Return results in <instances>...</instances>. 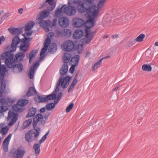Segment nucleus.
I'll use <instances>...</instances> for the list:
<instances>
[{"instance_id": "59", "label": "nucleus", "mask_w": 158, "mask_h": 158, "mask_svg": "<svg viewBox=\"0 0 158 158\" xmlns=\"http://www.w3.org/2000/svg\"><path fill=\"white\" fill-rule=\"evenodd\" d=\"M59 101V100H58V99H57V100H54V103H53V104H54L55 105L56 104H57L58 102Z\"/></svg>"}, {"instance_id": "39", "label": "nucleus", "mask_w": 158, "mask_h": 158, "mask_svg": "<svg viewBox=\"0 0 158 158\" xmlns=\"http://www.w3.org/2000/svg\"><path fill=\"white\" fill-rule=\"evenodd\" d=\"M78 73H77L76 74V75L74 77V79H73V81H72V83L71 84L73 85L74 86H75V85L77 83V77H78Z\"/></svg>"}, {"instance_id": "1", "label": "nucleus", "mask_w": 158, "mask_h": 158, "mask_svg": "<svg viewBox=\"0 0 158 158\" xmlns=\"http://www.w3.org/2000/svg\"><path fill=\"white\" fill-rule=\"evenodd\" d=\"M68 69V66L67 64H64L62 65L60 70V73L61 75L59 78L58 82L57 83L56 88L52 93L46 96L47 102L48 100L55 99L56 97L57 92L59 90V87L60 85L63 89H66L69 85L71 81V77L69 76H67L63 78V76L66 74Z\"/></svg>"}, {"instance_id": "16", "label": "nucleus", "mask_w": 158, "mask_h": 158, "mask_svg": "<svg viewBox=\"0 0 158 158\" xmlns=\"http://www.w3.org/2000/svg\"><path fill=\"white\" fill-rule=\"evenodd\" d=\"M58 32L59 35L63 37H69L72 35L71 31L69 29H62L59 31Z\"/></svg>"}, {"instance_id": "43", "label": "nucleus", "mask_w": 158, "mask_h": 158, "mask_svg": "<svg viewBox=\"0 0 158 158\" xmlns=\"http://www.w3.org/2000/svg\"><path fill=\"white\" fill-rule=\"evenodd\" d=\"M48 47L44 46V47L41 50L40 52V55L41 56H42V55L44 54V53L46 52Z\"/></svg>"}, {"instance_id": "15", "label": "nucleus", "mask_w": 158, "mask_h": 158, "mask_svg": "<svg viewBox=\"0 0 158 158\" xmlns=\"http://www.w3.org/2000/svg\"><path fill=\"white\" fill-rule=\"evenodd\" d=\"M59 25L61 27H66L69 24V19L66 17H62L59 18L58 20Z\"/></svg>"}, {"instance_id": "3", "label": "nucleus", "mask_w": 158, "mask_h": 158, "mask_svg": "<svg viewBox=\"0 0 158 158\" xmlns=\"http://www.w3.org/2000/svg\"><path fill=\"white\" fill-rule=\"evenodd\" d=\"M1 59L5 60L7 67L9 68H13L14 72L16 73H20L23 69V65L21 62L16 63L14 62V54L11 53L9 51L2 53L0 56Z\"/></svg>"}, {"instance_id": "53", "label": "nucleus", "mask_w": 158, "mask_h": 158, "mask_svg": "<svg viewBox=\"0 0 158 158\" xmlns=\"http://www.w3.org/2000/svg\"><path fill=\"white\" fill-rule=\"evenodd\" d=\"M22 100H19V101L17 102V105L20 106H23V105L22 102Z\"/></svg>"}, {"instance_id": "22", "label": "nucleus", "mask_w": 158, "mask_h": 158, "mask_svg": "<svg viewBox=\"0 0 158 158\" xmlns=\"http://www.w3.org/2000/svg\"><path fill=\"white\" fill-rule=\"evenodd\" d=\"M39 66V63L38 62H36L33 65V67L31 66L30 69V78L33 79L34 78V74L35 73V68L36 69Z\"/></svg>"}, {"instance_id": "50", "label": "nucleus", "mask_w": 158, "mask_h": 158, "mask_svg": "<svg viewBox=\"0 0 158 158\" xmlns=\"http://www.w3.org/2000/svg\"><path fill=\"white\" fill-rule=\"evenodd\" d=\"M25 31V33L26 34V35L27 36H31L32 34V32H30V31Z\"/></svg>"}, {"instance_id": "10", "label": "nucleus", "mask_w": 158, "mask_h": 158, "mask_svg": "<svg viewBox=\"0 0 158 158\" xmlns=\"http://www.w3.org/2000/svg\"><path fill=\"white\" fill-rule=\"evenodd\" d=\"M74 43L71 40H67L63 44L61 47L63 50L66 52H70L74 48Z\"/></svg>"}, {"instance_id": "7", "label": "nucleus", "mask_w": 158, "mask_h": 158, "mask_svg": "<svg viewBox=\"0 0 158 158\" xmlns=\"http://www.w3.org/2000/svg\"><path fill=\"white\" fill-rule=\"evenodd\" d=\"M73 3L75 4H77V8L79 13H85L87 15L88 12L90 11L89 9L91 4L85 2L84 1L75 0L73 1Z\"/></svg>"}, {"instance_id": "41", "label": "nucleus", "mask_w": 158, "mask_h": 158, "mask_svg": "<svg viewBox=\"0 0 158 158\" xmlns=\"http://www.w3.org/2000/svg\"><path fill=\"white\" fill-rule=\"evenodd\" d=\"M51 43V40L48 37L46 39L44 44V46L48 47V46Z\"/></svg>"}, {"instance_id": "47", "label": "nucleus", "mask_w": 158, "mask_h": 158, "mask_svg": "<svg viewBox=\"0 0 158 158\" xmlns=\"http://www.w3.org/2000/svg\"><path fill=\"white\" fill-rule=\"evenodd\" d=\"M49 131H48L46 133V134L44 135L43 136V137H42V140H44V141H45V139H46V138L47 136L48 135L49 133Z\"/></svg>"}, {"instance_id": "6", "label": "nucleus", "mask_w": 158, "mask_h": 158, "mask_svg": "<svg viewBox=\"0 0 158 158\" xmlns=\"http://www.w3.org/2000/svg\"><path fill=\"white\" fill-rule=\"evenodd\" d=\"M48 12L46 10H44L40 13V16L37 19V20L39 21V24L43 27L46 32H48L51 27V24L50 21H44L43 19L48 15Z\"/></svg>"}, {"instance_id": "13", "label": "nucleus", "mask_w": 158, "mask_h": 158, "mask_svg": "<svg viewBox=\"0 0 158 158\" xmlns=\"http://www.w3.org/2000/svg\"><path fill=\"white\" fill-rule=\"evenodd\" d=\"M64 13L69 16L73 15L76 12V8L74 6L69 5L64 8Z\"/></svg>"}, {"instance_id": "9", "label": "nucleus", "mask_w": 158, "mask_h": 158, "mask_svg": "<svg viewBox=\"0 0 158 158\" xmlns=\"http://www.w3.org/2000/svg\"><path fill=\"white\" fill-rule=\"evenodd\" d=\"M6 71L5 66L2 65L0 67V84L1 89L4 92H6V82H4V77L5 73Z\"/></svg>"}, {"instance_id": "8", "label": "nucleus", "mask_w": 158, "mask_h": 158, "mask_svg": "<svg viewBox=\"0 0 158 158\" xmlns=\"http://www.w3.org/2000/svg\"><path fill=\"white\" fill-rule=\"evenodd\" d=\"M13 101L10 98H7L6 100L5 98H2L0 99V113L6 111L8 109L6 105L8 106H12Z\"/></svg>"}, {"instance_id": "30", "label": "nucleus", "mask_w": 158, "mask_h": 158, "mask_svg": "<svg viewBox=\"0 0 158 158\" xmlns=\"http://www.w3.org/2000/svg\"><path fill=\"white\" fill-rule=\"evenodd\" d=\"M54 0H46L45 2H48L51 6L48 7V9L49 11H52L55 6V4H54Z\"/></svg>"}, {"instance_id": "32", "label": "nucleus", "mask_w": 158, "mask_h": 158, "mask_svg": "<svg viewBox=\"0 0 158 158\" xmlns=\"http://www.w3.org/2000/svg\"><path fill=\"white\" fill-rule=\"evenodd\" d=\"M142 69L144 71L150 72L152 70V67L149 64H144L142 66Z\"/></svg>"}, {"instance_id": "58", "label": "nucleus", "mask_w": 158, "mask_h": 158, "mask_svg": "<svg viewBox=\"0 0 158 158\" xmlns=\"http://www.w3.org/2000/svg\"><path fill=\"white\" fill-rule=\"evenodd\" d=\"M118 36V35L117 34L113 35H112V38L113 39H115L117 38Z\"/></svg>"}, {"instance_id": "49", "label": "nucleus", "mask_w": 158, "mask_h": 158, "mask_svg": "<svg viewBox=\"0 0 158 158\" xmlns=\"http://www.w3.org/2000/svg\"><path fill=\"white\" fill-rule=\"evenodd\" d=\"M23 105V106L26 105L28 102V101L27 99H22Z\"/></svg>"}, {"instance_id": "60", "label": "nucleus", "mask_w": 158, "mask_h": 158, "mask_svg": "<svg viewBox=\"0 0 158 158\" xmlns=\"http://www.w3.org/2000/svg\"><path fill=\"white\" fill-rule=\"evenodd\" d=\"M44 141V140H42V139L41 138V139L39 141V143L40 144H41Z\"/></svg>"}, {"instance_id": "2", "label": "nucleus", "mask_w": 158, "mask_h": 158, "mask_svg": "<svg viewBox=\"0 0 158 158\" xmlns=\"http://www.w3.org/2000/svg\"><path fill=\"white\" fill-rule=\"evenodd\" d=\"M44 119V117L41 114L39 113L33 118V127L34 128L30 130L26 133L25 136V140L28 143H31L34 140H37V138L40 135V129L37 127V129L35 128L38 122L41 121V123L42 124L45 123L44 121L43 122L42 120Z\"/></svg>"}, {"instance_id": "5", "label": "nucleus", "mask_w": 158, "mask_h": 158, "mask_svg": "<svg viewBox=\"0 0 158 158\" xmlns=\"http://www.w3.org/2000/svg\"><path fill=\"white\" fill-rule=\"evenodd\" d=\"M89 19L87 20L85 23L86 28L85 29V37L86 39H85V43L87 44L89 43L93 38L95 35L96 31H95L93 32H91L89 29L92 27L94 25V17H93L90 15H88Z\"/></svg>"}, {"instance_id": "20", "label": "nucleus", "mask_w": 158, "mask_h": 158, "mask_svg": "<svg viewBox=\"0 0 158 158\" xmlns=\"http://www.w3.org/2000/svg\"><path fill=\"white\" fill-rule=\"evenodd\" d=\"M89 9L90 11L88 12L87 15H90L93 17L97 15L98 13V11L96 9V6L95 5L92 4Z\"/></svg>"}, {"instance_id": "35", "label": "nucleus", "mask_w": 158, "mask_h": 158, "mask_svg": "<svg viewBox=\"0 0 158 158\" xmlns=\"http://www.w3.org/2000/svg\"><path fill=\"white\" fill-rule=\"evenodd\" d=\"M46 109L49 111L51 110V109H53L55 107V105L53 104L52 102L49 103H47L46 105Z\"/></svg>"}, {"instance_id": "37", "label": "nucleus", "mask_w": 158, "mask_h": 158, "mask_svg": "<svg viewBox=\"0 0 158 158\" xmlns=\"http://www.w3.org/2000/svg\"><path fill=\"white\" fill-rule=\"evenodd\" d=\"M34 25V23L32 22L31 23L28 24L25 27V31H30V30L31 29Z\"/></svg>"}, {"instance_id": "54", "label": "nucleus", "mask_w": 158, "mask_h": 158, "mask_svg": "<svg viewBox=\"0 0 158 158\" xmlns=\"http://www.w3.org/2000/svg\"><path fill=\"white\" fill-rule=\"evenodd\" d=\"M57 19H54L53 20L52 26L55 25L56 24Z\"/></svg>"}, {"instance_id": "56", "label": "nucleus", "mask_w": 158, "mask_h": 158, "mask_svg": "<svg viewBox=\"0 0 158 158\" xmlns=\"http://www.w3.org/2000/svg\"><path fill=\"white\" fill-rule=\"evenodd\" d=\"M85 2L90 4H92L93 2L91 0H85Z\"/></svg>"}, {"instance_id": "57", "label": "nucleus", "mask_w": 158, "mask_h": 158, "mask_svg": "<svg viewBox=\"0 0 158 158\" xmlns=\"http://www.w3.org/2000/svg\"><path fill=\"white\" fill-rule=\"evenodd\" d=\"M23 9L22 8H21L19 9L18 10V13L20 14H22L23 13Z\"/></svg>"}, {"instance_id": "14", "label": "nucleus", "mask_w": 158, "mask_h": 158, "mask_svg": "<svg viewBox=\"0 0 158 158\" xmlns=\"http://www.w3.org/2000/svg\"><path fill=\"white\" fill-rule=\"evenodd\" d=\"M17 114L12 111L10 110L8 113V119H11V122L9 123V126L13 125L17 120Z\"/></svg>"}, {"instance_id": "18", "label": "nucleus", "mask_w": 158, "mask_h": 158, "mask_svg": "<svg viewBox=\"0 0 158 158\" xmlns=\"http://www.w3.org/2000/svg\"><path fill=\"white\" fill-rule=\"evenodd\" d=\"M12 135V134L10 133L7 137L5 138L3 141V147L4 151L6 152L8 151V145Z\"/></svg>"}, {"instance_id": "29", "label": "nucleus", "mask_w": 158, "mask_h": 158, "mask_svg": "<svg viewBox=\"0 0 158 158\" xmlns=\"http://www.w3.org/2000/svg\"><path fill=\"white\" fill-rule=\"evenodd\" d=\"M38 51L37 50H33L29 54V63H31L33 57L36 55Z\"/></svg>"}, {"instance_id": "64", "label": "nucleus", "mask_w": 158, "mask_h": 158, "mask_svg": "<svg viewBox=\"0 0 158 158\" xmlns=\"http://www.w3.org/2000/svg\"><path fill=\"white\" fill-rule=\"evenodd\" d=\"M155 45L156 46H158V42H156L155 43Z\"/></svg>"}, {"instance_id": "52", "label": "nucleus", "mask_w": 158, "mask_h": 158, "mask_svg": "<svg viewBox=\"0 0 158 158\" xmlns=\"http://www.w3.org/2000/svg\"><path fill=\"white\" fill-rule=\"evenodd\" d=\"M5 40V37L3 36H2L0 37V45L2 43V41Z\"/></svg>"}, {"instance_id": "45", "label": "nucleus", "mask_w": 158, "mask_h": 158, "mask_svg": "<svg viewBox=\"0 0 158 158\" xmlns=\"http://www.w3.org/2000/svg\"><path fill=\"white\" fill-rule=\"evenodd\" d=\"M50 115V113L49 112H46L45 113L44 115V119L45 120H46L48 118L49 116Z\"/></svg>"}, {"instance_id": "21", "label": "nucleus", "mask_w": 158, "mask_h": 158, "mask_svg": "<svg viewBox=\"0 0 158 158\" xmlns=\"http://www.w3.org/2000/svg\"><path fill=\"white\" fill-rule=\"evenodd\" d=\"M84 35V32L82 30L78 29L76 30L73 35V38L74 39H79L81 38Z\"/></svg>"}, {"instance_id": "38", "label": "nucleus", "mask_w": 158, "mask_h": 158, "mask_svg": "<svg viewBox=\"0 0 158 158\" xmlns=\"http://www.w3.org/2000/svg\"><path fill=\"white\" fill-rule=\"evenodd\" d=\"M8 130V128H7L6 127H2L1 128L0 130V132L2 134V135H4L7 132Z\"/></svg>"}, {"instance_id": "36", "label": "nucleus", "mask_w": 158, "mask_h": 158, "mask_svg": "<svg viewBox=\"0 0 158 158\" xmlns=\"http://www.w3.org/2000/svg\"><path fill=\"white\" fill-rule=\"evenodd\" d=\"M145 36V35L144 34H141L138 36V37L135 39V40L137 42H141L143 40Z\"/></svg>"}, {"instance_id": "46", "label": "nucleus", "mask_w": 158, "mask_h": 158, "mask_svg": "<svg viewBox=\"0 0 158 158\" xmlns=\"http://www.w3.org/2000/svg\"><path fill=\"white\" fill-rule=\"evenodd\" d=\"M9 13H6L1 17V19L2 20H4L6 19L9 16Z\"/></svg>"}, {"instance_id": "33", "label": "nucleus", "mask_w": 158, "mask_h": 158, "mask_svg": "<svg viewBox=\"0 0 158 158\" xmlns=\"http://www.w3.org/2000/svg\"><path fill=\"white\" fill-rule=\"evenodd\" d=\"M64 6L61 5L60 7L59 6V7L56 9L55 11V15L57 16H58L60 15L62 11Z\"/></svg>"}, {"instance_id": "28", "label": "nucleus", "mask_w": 158, "mask_h": 158, "mask_svg": "<svg viewBox=\"0 0 158 158\" xmlns=\"http://www.w3.org/2000/svg\"><path fill=\"white\" fill-rule=\"evenodd\" d=\"M35 100L36 102H47L46 96L43 97L42 96L37 95L35 98Z\"/></svg>"}, {"instance_id": "24", "label": "nucleus", "mask_w": 158, "mask_h": 158, "mask_svg": "<svg viewBox=\"0 0 158 158\" xmlns=\"http://www.w3.org/2000/svg\"><path fill=\"white\" fill-rule=\"evenodd\" d=\"M8 30L10 33L13 35L17 34L16 35L21 33V30L18 28L10 27L8 29Z\"/></svg>"}, {"instance_id": "25", "label": "nucleus", "mask_w": 158, "mask_h": 158, "mask_svg": "<svg viewBox=\"0 0 158 158\" xmlns=\"http://www.w3.org/2000/svg\"><path fill=\"white\" fill-rule=\"evenodd\" d=\"M37 92L34 87H31L29 88L27 93V95L30 97L35 94H36Z\"/></svg>"}, {"instance_id": "44", "label": "nucleus", "mask_w": 158, "mask_h": 158, "mask_svg": "<svg viewBox=\"0 0 158 158\" xmlns=\"http://www.w3.org/2000/svg\"><path fill=\"white\" fill-rule=\"evenodd\" d=\"M12 108L13 110L16 111H18V112H21L22 111L21 109V108L19 109L18 108L17 105H13L12 106Z\"/></svg>"}, {"instance_id": "19", "label": "nucleus", "mask_w": 158, "mask_h": 158, "mask_svg": "<svg viewBox=\"0 0 158 158\" xmlns=\"http://www.w3.org/2000/svg\"><path fill=\"white\" fill-rule=\"evenodd\" d=\"M79 60V56L78 55H76L75 57L71 59V61H75V64L73 65L72 67L69 69L70 72L71 73H73L75 71V67L78 64Z\"/></svg>"}, {"instance_id": "51", "label": "nucleus", "mask_w": 158, "mask_h": 158, "mask_svg": "<svg viewBox=\"0 0 158 158\" xmlns=\"http://www.w3.org/2000/svg\"><path fill=\"white\" fill-rule=\"evenodd\" d=\"M74 86V85L71 84L68 90V92L69 93L73 89Z\"/></svg>"}, {"instance_id": "27", "label": "nucleus", "mask_w": 158, "mask_h": 158, "mask_svg": "<svg viewBox=\"0 0 158 158\" xmlns=\"http://www.w3.org/2000/svg\"><path fill=\"white\" fill-rule=\"evenodd\" d=\"M40 145L39 144L35 143L33 146V148L35 151V155L37 156L40 152Z\"/></svg>"}, {"instance_id": "40", "label": "nucleus", "mask_w": 158, "mask_h": 158, "mask_svg": "<svg viewBox=\"0 0 158 158\" xmlns=\"http://www.w3.org/2000/svg\"><path fill=\"white\" fill-rule=\"evenodd\" d=\"M106 0H100L97 5V8L99 9L103 7Z\"/></svg>"}, {"instance_id": "62", "label": "nucleus", "mask_w": 158, "mask_h": 158, "mask_svg": "<svg viewBox=\"0 0 158 158\" xmlns=\"http://www.w3.org/2000/svg\"><path fill=\"white\" fill-rule=\"evenodd\" d=\"M119 87V86H116L115 87V88L114 89V91H116V90H117L118 89Z\"/></svg>"}, {"instance_id": "23", "label": "nucleus", "mask_w": 158, "mask_h": 158, "mask_svg": "<svg viewBox=\"0 0 158 158\" xmlns=\"http://www.w3.org/2000/svg\"><path fill=\"white\" fill-rule=\"evenodd\" d=\"M37 111V109L33 107L30 108L26 116L27 118H30L34 116Z\"/></svg>"}, {"instance_id": "55", "label": "nucleus", "mask_w": 158, "mask_h": 158, "mask_svg": "<svg viewBox=\"0 0 158 158\" xmlns=\"http://www.w3.org/2000/svg\"><path fill=\"white\" fill-rule=\"evenodd\" d=\"M45 111V108L43 107L40 110V112L41 113L44 112Z\"/></svg>"}, {"instance_id": "42", "label": "nucleus", "mask_w": 158, "mask_h": 158, "mask_svg": "<svg viewBox=\"0 0 158 158\" xmlns=\"http://www.w3.org/2000/svg\"><path fill=\"white\" fill-rule=\"evenodd\" d=\"M74 106V103H71L67 107L66 110V111L67 113L69 112L73 108Z\"/></svg>"}, {"instance_id": "12", "label": "nucleus", "mask_w": 158, "mask_h": 158, "mask_svg": "<svg viewBox=\"0 0 158 158\" xmlns=\"http://www.w3.org/2000/svg\"><path fill=\"white\" fill-rule=\"evenodd\" d=\"M72 23L73 26L77 28L81 27L85 25V22L83 19L77 17L73 18Z\"/></svg>"}, {"instance_id": "11", "label": "nucleus", "mask_w": 158, "mask_h": 158, "mask_svg": "<svg viewBox=\"0 0 158 158\" xmlns=\"http://www.w3.org/2000/svg\"><path fill=\"white\" fill-rule=\"evenodd\" d=\"M25 151L18 148L16 150L15 148H13L10 151V153L13 154V158H22Z\"/></svg>"}, {"instance_id": "34", "label": "nucleus", "mask_w": 158, "mask_h": 158, "mask_svg": "<svg viewBox=\"0 0 158 158\" xmlns=\"http://www.w3.org/2000/svg\"><path fill=\"white\" fill-rule=\"evenodd\" d=\"M32 119L31 118H30L28 120H26L25 121L23 124V128H25L28 127L31 123Z\"/></svg>"}, {"instance_id": "31", "label": "nucleus", "mask_w": 158, "mask_h": 158, "mask_svg": "<svg viewBox=\"0 0 158 158\" xmlns=\"http://www.w3.org/2000/svg\"><path fill=\"white\" fill-rule=\"evenodd\" d=\"M71 57L70 54L69 53H65L63 57V62L64 63H68Z\"/></svg>"}, {"instance_id": "17", "label": "nucleus", "mask_w": 158, "mask_h": 158, "mask_svg": "<svg viewBox=\"0 0 158 158\" xmlns=\"http://www.w3.org/2000/svg\"><path fill=\"white\" fill-rule=\"evenodd\" d=\"M25 57V54L21 52L17 53L14 59V62L16 63L21 62Z\"/></svg>"}, {"instance_id": "4", "label": "nucleus", "mask_w": 158, "mask_h": 158, "mask_svg": "<svg viewBox=\"0 0 158 158\" xmlns=\"http://www.w3.org/2000/svg\"><path fill=\"white\" fill-rule=\"evenodd\" d=\"M23 35L24 36V38L22 39H20L18 35H15L13 38L11 45V49L9 51L11 53L15 51L17 45L20 41L22 42V44L20 46V50L22 52H25L28 50L30 46L29 42L32 40V38L26 37L25 34H23Z\"/></svg>"}, {"instance_id": "63", "label": "nucleus", "mask_w": 158, "mask_h": 158, "mask_svg": "<svg viewBox=\"0 0 158 158\" xmlns=\"http://www.w3.org/2000/svg\"><path fill=\"white\" fill-rule=\"evenodd\" d=\"M103 38L104 39H105V38H108V35H104L103 37Z\"/></svg>"}, {"instance_id": "61", "label": "nucleus", "mask_w": 158, "mask_h": 158, "mask_svg": "<svg viewBox=\"0 0 158 158\" xmlns=\"http://www.w3.org/2000/svg\"><path fill=\"white\" fill-rule=\"evenodd\" d=\"M49 50L50 51L53 52V48H51V46H50L49 47Z\"/></svg>"}, {"instance_id": "48", "label": "nucleus", "mask_w": 158, "mask_h": 158, "mask_svg": "<svg viewBox=\"0 0 158 158\" xmlns=\"http://www.w3.org/2000/svg\"><path fill=\"white\" fill-rule=\"evenodd\" d=\"M62 94H63L61 92H60L57 95V99H58V100H60V99L62 96Z\"/></svg>"}, {"instance_id": "26", "label": "nucleus", "mask_w": 158, "mask_h": 158, "mask_svg": "<svg viewBox=\"0 0 158 158\" xmlns=\"http://www.w3.org/2000/svg\"><path fill=\"white\" fill-rule=\"evenodd\" d=\"M110 57V56H106L99 60L93 66L92 69L93 71H94L96 69L100 67L103 59L107 58Z\"/></svg>"}]
</instances>
